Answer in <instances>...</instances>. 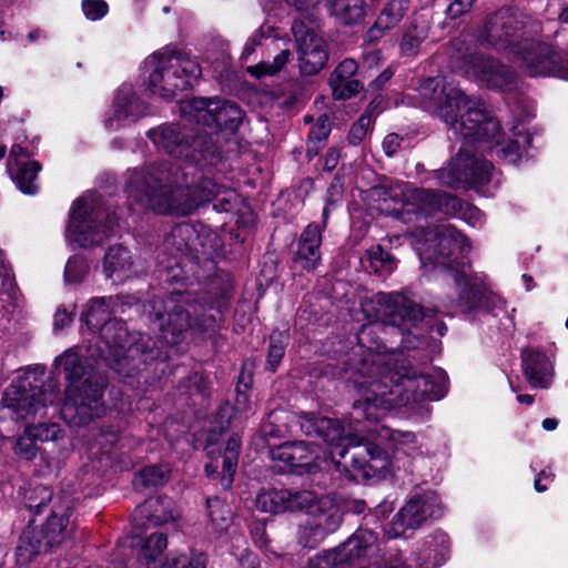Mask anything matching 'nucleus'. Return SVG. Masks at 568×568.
Wrapping results in <instances>:
<instances>
[{
    "label": "nucleus",
    "instance_id": "1",
    "mask_svg": "<svg viewBox=\"0 0 568 568\" xmlns=\"http://www.w3.org/2000/svg\"><path fill=\"white\" fill-rule=\"evenodd\" d=\"M361 308L368 323L356 336L363 358L354 381L359 395L354 404L355 418L378 423L396 408H406L412 415L427 414L425 403L446 394L445 372L430 374L413 367V355L389 351L381 336L387 326L416 325L425 316L424 310L400 293H378Z\"/></svg>",
    "mask_w": 568,
    "mask_h": 568
},
{
    "label": "nucleus",
    "instance_id": "2",
    "mask_svg": "<svg viewBox=\"0 0 568 568\" xmlns=\"http://www.w3.org/2000/svg\"><path fill=\"white\" fill-rule=\"evenodd\" d=\"M422 95L424 108L465 141L457 156L438 172L443 185H477L490 180L493 165L467 149L474 142L485 151L496 149L498 156L511 164L530 146L531 136L524 124L515 125L511 138L504 144L496 119L485 112L480 101L467 97L453 81L429 78L422 84Z\"/></svg>",
    "mask_w": 568,
    "mask_h": 568
},
{
    "label": "nucleus",
    "instance_id": "3",
    "mask_svg": "<svg viewBox=\"0 0 568 568\" xmlns=\"http://www.w3.org/2000/svg\"><path fill=\"white\" fill-rule=\"evenodd\" d=\"M154 145L173 158H184L185 165L175 169L151 166L129 171L125 191L128 197L160 214L189 215L202 203L222 194L230 201L233 192L199 173L213 165L209 155H215L213 145L202 136L189 142V135L174 124H163L149 131Z\"/></svg>",
    "mask_w": 568,
    "mask_h": 568
},
{
    "label": "nucleus",
    "instance_id": "4",
    "mask_svg": "<svg viewBox=\"0 0 568 568\" xmlns=\"http://www.w3.org/2000/svg\"><path fill=\"white\" fill-rule=\"evenodd\" d=\"M300 424L306 435H316L328 445L329 453L324 455V460L329 458L337 471L353 480L385 477L389 473V460L381 444L387 443L394 453L406 456L422 453V444L414 433L384 425H375L367 429V436H362L346 429L338 419L313 414H305Z\"/></svg>",
    "mask_w": 568,
    "mask_h": 568
},
{
    "label": "nucleus",
    "instance_id": "5",
    "mask_svg": "<svg viewBox=\"0 0 568 568\" xmlns=\"http://www.w3.org/2000/svg\"><path fill=\"white\" fill-rule=\"evenodd\" d=\"M415 250L425 270H437L453 281L443 307L448 314L488 311L495 295L486 276L470 275L465 263L470 251L467 239L449 224H438L415 233Z\"/></svg>",
    "mask_w": 568,
    "mask_h": 568
},
{
    "label": "nucleus",
    "instance_id": "6",
    "mask_svg": "<svg viewBox=\"0 0 568 568\" xmlns=\"http://www.w3.org/2000/svg\"><path fill=\"white\" fill-rule=\"evenodd\" d=\"M540 26L500 10L486 22L477 42L503 52L530 77H558L568 81V52L557 51L548 43L531 38Z\"/></svg>",
    "mask_w": 568,
    "mask_h": 568
},
{
    "label": "nucleus",
    "instance_id": "7",
    "mask_svg": "<svg viewBox=\"0 0 568 568\" xmlns=\"http://www.w3.org/2000/svg\"><path fill=\"white\" fill-rule=\"evenodd\" d=\"M204 305L189 291H174L165 298H153L146 306L151 321L160 331V339L175 346L185 339L191 329H213L222 318V306Z\"/></svg>",
    "mask_w": 568,
    "mask_h": 568
},
{
    "label": "nucleus",
    "instance_id": "8",
    "mask_svg": "<svg viewBox=\"0 0 568 568\" xmlns=\"http://www.w3.org/2000/svg\"><path fill=\"white\" fill-rule=\"evenodd\" d=\"M82 359L79 348H70L54 361V365L62 368L67 381L60 414L72 427L84 426L105 412L102 400L105 382Z\"/></svg>",
    "mask_w": 568,
    "mask_h": 568
},
{
    "label": "nucleus",
    "instance_id": "9",
    "mask_svg": "<svg viewBox=\"0 0 568 568\" xmlns=\"http://www.w3.org/2000/svg\"><path fill=\"white\" fill-rule=\"evenodd\" d=\"M383 211L410 222L434 212L447 215L460 213L462 219L473 227H480L485 222L484 213L469 203H462L456 196L432 190L416 189L406 182H396L385 190Z\"/></svg>",
    "mask_w": 568,
    "mask_h": 568
},
{
    "label": "nucleus",
    "instance_id": "10",
    "mask_svg": "<svg viewBox=\"0 0 568 568\" xmlns=\"http://www.w3.org/2000/svg\"><path fill=\"white\" fill-rule=\"evenodd\" d=\"M115 312L111 297H94L87 305L82 321L93 334L97 356L119 374L132 376L129 366L140 347L129 342L124 324L111 318Z\"/></svg>",
    "mask_w": 568,
    "mask_h": 568
},
{
    "label": "nucleus",
    "instance_id": "11",
    "mask_svg": "<svg viewBox=\"0 0 568 568\" xmlns=\"http://www.w3.org/2000/svg\"><path fill=\"white\" fill-rule=\"evenodd\" d=\"M200 75L201 68L195 60L170 47L148 57L142 67L148 90L165 100L192 87Z\"/></svg>",
    "mask_w": 568,
    "mask_h": 568
},
{
    "label": "nucleus",
    "instance_id": "12",
    "mask_svg": "<svg viewBox=\"0 0 568 568\" xmlns=\"http://www.w3.org/2000/svg\"><path fill=\"white\" fill-rule=\"evenodd\" d=\"M379 548L377 536L368 529H358L342 546L318 554L308 560V568H332L347 565L351 568H408L398 556L384 560V567L376 555Z\"/></svg>",
    "mask_w": 568,
    "mask_h": 568
},
{
    "label": "nucleus",
    "instance_id": "13",
    "mask_svg": "<svg viewBox=\"0 0 568 568\" xmlns=\"http://www.w3.org/2000/svg\"><path fill=\"white\" fill-rule=\"evenodd\" d=\"M114 226L115 221L100 205L99 197L89 193L73 202L67 237L71 244L92 247L106 240L113 233Z\"/></svg>",
    "mask_w": 568,
    "mask_h": 568
},
{
    "label": "nucleus",
    "instance_id": "14",
    "mask_svg": "<svg viewBox=\"0 0 568 568\" xmlns=\"http://www.w3.org/2000/svg\"><path fill=\"white\" fill-rule=\"evenodd\" d=\"M43 372L28 369L8 386L3 395V405L26 422L45 416L47 406L57 402L59 395L53 386L43 388L40 376Z\"/></svg>",
    "mask_w": 568,
    "mask_h": 568
},
{
    "label": "nucleus",
    "instance_id": "15",
    "mask_svg": "<svg viewBox=\"0 0 568 568\" xmlns=\"http://www.w3.org/2000/svg\"><path fill=\"white\" fill-rule=\"evenodd\" d=\"M460 44L459 40L453 42V63L464 77L493 90L506 92L516 88L517 74L511 68Z\"/></svg>",
    "mask_w": 568,
    "mask_h": 568
},
{
    "label": "nucleus",
    "instance_id": "16",
    "mask_svg": "<svg viewBox=\"0 0 568 568\" xmlns=\"http://www.w3.org/2000/svg\"><path fill=\"white\" fill-rule=\"evenodd\" d=\"M182 111L187 113L191 119L207 128L205 135L202 138L207 145H213L215 155H209L210 160L215 161L220 158V152L213 140V134L219 131L226 130L235 132L242 123L243 111L233 102L221 99L193 98L182 106Z\"/></svg>",
    "mask_w": 568,
    "mask_h": 568
},
{
    "label": "nucleus",
    "instance_id": "17",
    "mask_svg": "<svg viewBox=\"0 0 568 568\" xmlns=\"http://www.w3.org/2000/svg\"><path fill=\"white\" fill-rule=\"evenodd\" d=\"M307 514L305 523L298 531V540L305 547L314 548L324 538L337 530L342 521L341 508L328 496L316 498L313 494V500L304 505Z\"/></svg>",
    "mask_w": 568,
    "mask_h": 568
},
{
    "label": "nucleus",
    "instance_id": "18",
    "mask_svg": "<svg viewBox=\"0 0 568 568\" xmlns=\"http://www.w3.org/2000/svg\"><path fill=\"white\" fill-rule=\"evenodd\" d=\"M442 513V504L436 493L416 495L400 508L386 534L389 538L406 536L407 530L418 528L429 518H438Z\"/></svg>",
    "mask_w": 568,
    "mask_h": 568
},
{
    "label": "nucleus",
    "instance_id": "19",
    "mask_svg": "<svg viewBox=\"0 0 568 568\" xmlns=\"http://www.w3.org/2000/svg\"><path fill=\"white\" fill-rule=\"evenodd\" d=\"M300 54V68L302 73L313 75L320 72L326 64L328 55L326 44L312 27L303 20L295 19L292 24Z\"/></svg>",
    "mask_w": 568,
    "mask_h": 568
},
{
    "label": "nucleus",
    "instance_id": "20",
    "mask_svg": "<svg viewBox=\"0 0 568 568\" xmlns=\"http://www.w3.org/2000/svg\"><path fill=\"white\" fill-rule=\"evenodd\" d=\"M271 459L280 471L288 469H305L313 471L318 467L321 458L315 445L306 442H288L270 450Z\"/></svg>",
    "mask_w": 568,
    "mask_h": 568
},
{
    "label": "nucleus",
    "instance_id": "21",
    "mask_svg": "<svg viewBox=\"0 0 568 568\" xmlns=\"http://www.w3.org/2000/svg\"><path fill=\"white\" fill-rule=\"evenodd\" d=\"M146 113V105L134 92L131 84H122L114 97L113 111L105 120V126L118 130L130 123L136 122Z\"/></svg>",
    "mask_w": 568,
    "mask_h": 568
},
{
    "label": "nucleus",
    "instance_id": "22",
    "mask_svg": "<svg viewBox=\"0 0 568 568\" xmlns=\"http://www.w3.org/2000/svg\"><path fill=\"white\" fill-rule=\"evenodd\" d=\"M312 500L313 493L308 490L292 493L288 489H270L256 496L255 506L264 513L281 514L302 510Z\"/></svg>",
    "mask_w": 568,
    "mask_h": 568
},
{
    "label": "nucleus",
    "instance_id": "23",
    "mask_svg": "<svg viewBox=\"0 0 568 568\" xmlns=\"http://www.w3.org/2000/svg\"><path fill=\"white\" fill-rule=\"evenodd\" d=\"M40 169L38 162L29 160L28 153L21 145H12L7 171L21 192L34 194L38 191L37 176Z\"/></svg>",
    "mask_w": 568,
    "mask_h": 568
},
{
    "label": "nucleus",
    "instance_id": "24",
    "mask_svg": "<svg viewBox=\"0 0 568 568\" xmlns=\"http://www.w3.org/2000/svg\"><path fill=\"white\" fill-rule=\"evenodd\" d=\"M168 547V537L163 532H153L145 538H141L134 546V552L138 556L139 568H161L169 558L181 556L179 552H171L163 562L158 559L163 555Z\"/></svg>",
    "mask_w": 568,
    "mask_h": 568
},
{
    "label": "nucleus",
    "instance_id": "25",
    "mask_svg": "<svg viewBox=\"0 0 568 568\" xmlns=\"http://www.w3.org/2000/svg\"><path fill=\"white\" fill-rule=\"evenodd\" d=\"M524 374L532 387L547 388L552 382V364L541 352L525 351L521 355Z\"/></svg>",
    "mask_w": 568,
    "mask_h": 568
},
{
    "label": "nucleus",
    "instance_id": "26",
    "mask_svg": "<svg viewBox=\"0 0 568 568\" xmlns=\"http://www.w3.org/2000/svg\"><path fill=\"white\" fill-rule=\"evenodd\" d=\"M357 68L353 59H345L336 67L331 77V87L336 99H348L362 89V83L353 79Z\"/></svg>",
    "mask_w": 568,
    "mask_h": 568
},
{
    "label": "nucleus",
    "instance_id": "27",
    "mask_svg": "<svg viewBox=\"0 0 568 568\" xmlns=\"http://www.w3.org/2000/svg\"><path fill=\"white\" fill-rule=\"evenodd\" d=\"M322 242V231L318 225L310 224L303 231L297 248L296 260L302 267L312 271L321 261L320 246Z\"/></svg>",
    "mask_w": 568,
    "mask_h": 568
},
{
    "label": "nucleus",
    "instance_id": "28",
    "mask_svg": "<svg viewBox=\"0 0 568 568\" xmlns=\"http://www.w3.org/2000/svg\"><path fill=\"white\" fill-rule=\"evenodd\" d=\"M133 261L129 250L122 245L109 247L103 260V271L106 277L121 282L132 274Z\"/></svg>",
    "mask_w": 568,
    "mask_h": 568
},
{
    "label": "nucleus",
    "instance_id": "29",
    "mask_svg": "<svg viewBox=\"0 0 568 568\" xmlns=\"http://www.w3.org/2000/svg\"><path fill=\"white\" fill-rule=\"evenodd\" d=\"M69 509H65L62 514L57 510L48 518L43 528L38 531L39 537L44 542V550L51 549L54 546L60 545L69 534L70 524Z\"/></svg>",
    "mask_w": 568,
    "mask_h": 568
},
{
    "label": "nucleus",
    "instance_id": "30",
    "mask_svg": "<svg viewBox=\"0 0 568 568\" xmlns=\"http://www.w3.org/2000/svg\"><path fill=\"white\" fill-rule=\"evenodd\" d=\"M407 0H392L383 9L375 24L368 30L369 40H376L381 37L382 31L395 27L403 18L408 6Z\"/></svg>",
    "mask_w": 568,
    "mask_h": 568
},
{
    "label": "nucleus",
    "instance_id": "31",
    "mask_svg": "<svg viewBox=\"0 0 568 568\" xmlns=\"http://www.w3.org/2000/svg\"><path fill=\"white\" fill-rule=\"evenodd\" d=\"M272 60L262 61L255 65H251L246 71L254 78L274 77L284 71L293 60V54L288 48H278L276 45Z\"/></svg>",
    "mask_w": 568,
    "mask_h": 568
},
{
    "label": "nucleus",
    "instance_id": "32",
    "mask_svg": "<svg viewBox=\"0 0 568 568\" xmlns=\"http://www.w3.org/2000/svg\"><path fill=\"white\" fill-rule=\"evenodd\" d=\"M241 448V438L237 435L231 436L223 452V476L221 485L225 489H230L237 468V460Z\"/></svg>",
    "mask_w": 568,
    "mask_h": 568
},
{
    "label": "nucleus",
    "instance_id": "33",
    "mask_svg": "<svg viewBox=\"0 0 568 568\" xmlns=\"http://www.w3.org/2000/svg\"><path fill=\"white\" fill-rule=\"evenodd\" d=\"M424 560L417 562V568H437L447 559L446 536L437 535L430 541H427L422 552Z\"/></svg>",
    "mask_w": 568,
    "mask_h": 568
},
{
    "label": "nucleus",
    "instance_id": "34",
    "mask_svg": "<svg viewBox=\"0 0 568 568\" xmlns=\"http://www.w3.org/2000/svg\"><path fill=\"white\" fill-rule=\"evenodd\" d=\"M44 549V542L36 529L24 530L16 550L17 562L20 566L28 565L38 554Z\"/></svg>",
    "mask_w": 568,
    "mask_h": 568
},
{
    "label": "nucleus",
    "instance_id": "35",
    "mask_svg": "<svg viewBox=\"0 0 568 568\" xmlns=\"http://www.w3.org/2000/svg\"><path fill=\"white\" fill-rule=\"evenodd\" d=\"M206 505L212 531L217 535L226 531L232 519L230 507L217 497L207 498Z\"/></svg>",
    "mask_w": 568,
    "mask_h": 568
},
{
    "label": "nucleus",
    "instance_id": "36",
    "mask_svg": "<svg viewBox=\"0 0 568 568\" xmlns=\"http://www.w3.org/2000/svg\"><path fill=\"white\" fill-rule=\"evenodd\" d=\"M169 473L165 465L145 467L136 475L133 485L138 490L163 486L169 479Z\"/></svg>",
    "mask_w": 568,
    "mask_h": 568
},
{
    "label": "nucleus",
    "instance_id": "37",
    "mask_svg": "<svg viewBox=\"0 0 568 568\" xmlns=\"http://www.w3.org/2000/svg\"><path fill=\"white\" fill-rule=\"evenodd\" d=\"M151 509L150 521L155 526H162L171 521H175L179 518V513L170 507V504H165L164 500L155 499L149 500L145 505L140 507V513L144 514Z\"/></svg>",
    "mask_w": 568,
    "mask_h": 568
},
{
    "label": "nucleus",
    "instance_id": "38",
    "mask_svg": "<svg viewBox=\"0 0 568 568\" xmlns=\"http://www.w3.org/2000/svg\"><path fill=\"white\" fill-rule=\"evenodd\" d=\"M369 267L378 274H389L396 267L395 258L387 252L383 251L381 245L373 246L366 253Z\"/></svg>",
    "mask_w": 568,
    "mask_h": 568
},
{
    "label": "nucleus",
    "instance_id": "39",
    "mask_svg": "<svg viewBox=\"0 0 568 568\" xmlns=\"http://www.w3.org/2000/svg\"><path fill=\"white\" fill-rule=\"evenodd\" d=\"M89 270L87 260L81 255H74L67 262L64 280L69 284H78L87 277Z\"/></svg>",
    "mask_w": 568,
    "mask_h": 568
},
{
    "label": "nucleus",
    "instance_id": "40",
    "mask_svg": "<svg viewBox=\"0 0 568 568\" xmlns=\"http://www.w3.org/2000/svg\"><path fill=\"white\" fill-rule=\"evenodd\" d=\"M207 558L203 552L191 551L190 555L173 556L161 568H206Z\"/></svg>",
    "mask_w": 568,
    "mask_h": 568
},
{
    "label": "nucleus",
    "instance_id": "41",
    "mask_svg": "<svg viewBox=\"0 0 568 568\" xmlns=\"http://www.w3.org/2000/svg\"><path fill=\"white\" fill-rule=\"evenodd\" d=\"M33 435L32 427H26L23 434L18 437L14 445V453L20 458L26 460H32L38 453V446Z\"/></svg>",
    "mask_w": 568,
    "mask_h": 568
},
{
    "label": "nucleus",
    "instance_id": "42",
    "mask_svg": "<svg viewBox=\"0 0 568 568\" xmlns=\"http://www.w3.org/2000/svg\"><path fill=\"white\" fill-rule=\"evenodd\" d=\"M427 31L425 28L417 29L414 27L408 30L400 42V51L405 55H414L417 53L420 43L426 39Z\"/></svg>",
    "mask_w": 568,
    "mask_h": 568
},
{
    "label": "nucleus",
    "instance_id": "43",
    "mask_svg": "<svg viewBox=\"0 0 568 568\" xmlns=\"http://www.w3.org/2000/svg\"><path fill=\"white\" fill-rule=\"evenodd\" d=\"M285 353V345L280 334H272L267 352V365L271 371H275Z\"/></svg>",
    "mask_w": 568,
    "mask_h": 568
},
{
    "label": "nucleus",
    "instance_id": "44",
    "mask_svg": "<svg viewBox=\"0 0 568 568\" xmlns=\"http://www.w3.org/2000/svg\"><path fill=\"white\" fill-rule=\"evenodd\" d=\"M27 427L33 428V435L36 442H48V440H58L61 434V428L59 425L52 423V424H44L39 423L38 425H28Z\"/></svg>",
    "mask_w": 568,
    "mask_h": 568
},
{
    "label": "nucleus",
    "instance_id": "45",
    "mask_svg": "<svg viewBox=\"0 0 568 568\" xmlns=\"http://www.w3.org/2000/svg\"><path fill=\"white\" fill-rule=\"evenodd\" d=\"M109 10V6L104 0H83L82 11L87 19L97 21L102 19Z\"/></svg>",
    "mask_w": 568,
    "mask_h": 568
},
{
    "label": "nucleus",
    "instance_id": "46",
    "mask_svg": "<svg viewBox=\"0 0 568 568\" xmlns=\"http://www.w3.org/2000/svg\"><path fill=\"white\" fill-rule=\"evenodd\" d=\"M372 119L368 111L364 113L349 130L348 140L352 144L356 145L365 138L368 128L371 126Z\"/></svg>",
    "mask_w": 568,
    "mask_h": 568
},
{
    "label": "nucleus",
    "instance_id": "47",
    "mask_svg": "<svg viewBox=\"0 0 568 568\" xmlns=\"http://www.w3.org/2000/svg\"><path fill=\"white\" fill-rule=\"evenodd\" d=\"M75 306L73 304L58 307L54 314V331L63 329L72 323Z\"/></svg>",
    "mask_w": 568,
    "mask_h": 568
},
{
    "label": "nucleus",
    "instance_id": "48",
    "mask_svg": "<svg viewBox=\"0 0 568 568\" xmlns=\"http://www.w3.org/2000/svg\"><path fill=\"white\" fill-rule=\"evenodd\" d=\"M331 132V123L327 115H321L315 125L310 131V138L322 141L325 140Z\"/></svg>",
    "mask_w": 568,
    "mask_h": 568
},
{
    "label": "nucleus",
    "instance_id": "49",
    "mask_svg": "<svg viewBox=\"0 0 568 568\" xmlns=\"http://www.w3.org/2000/svg\"><path fill=\"white\" fill-rule=\"evenodd\" d=\"M475 0H454L448 7V14L450 18H458L463 13L467 12Z\"/></svg>",
    "mask_w": 568,
    "mask_h": 568
},
{
    "label": "nucleus",
    "instance_id": "50",
    "mask_svg": "<svg viewBox=\"0 0 568 568\" xmlns=\"http://www.w3.org/2000/svg\"><path fill=\"white\" fill-rule=\"evenodd\" d=\"M402 139L395 133L386 135L383 141V149L388 156L394 155L400 146Z\"/></svg>",
    "mask_w": 568,
    "mask_h": 568
},
{
    "label": "nucleus",
    "instance_id": "51",
    "mask_svg": "<svg viewBox=\"0 0 568 568\" xmlns=\"http://www.w3.org/2000/svg\"><path fill=\"white\" fill-rule=\"evenodd\" d=\"M339 151L337 149H329L325 155L324 169L333 171L339 161Z\"/></svg>",
    "mask_w": 568,
    "mask_h": 568
},
{
    "label": "nucleus",
    "instance_id": "52",
    "mask_svg": "<svg viewBox=\"0 0 568 568\" xmlns=\"http://www.w3.org/2000/svg\"><path fill=\"white\" fill-rule=\"evenodd\" d=\"M263 37L262 30L256 31L245 43L243 54L250 55L254 52L255 48L260 45V40Z\"/></svg>",
    "mask_w": 568,
    "mask_h": 568
},
{
    "label": "nucleus",
    "instance_id": "53",
    "mask_svg": "<svg viewBox=\"0 0 568 568\" xmlns=\"http://www.w3.org/2000/svg\"><path fill=\"white\" fill-rule=\"evenodd\" d=\"M38 491L41 496V503L39 504H29L30 509H36V513H40V508L43 506L44 501H48L51 499V491L47 487H39Z\"/></svg>",
    "mask_w": 568,
    "mask_h": 568
},
{
    "label": "nucleus",
    "instance_id": "54",
    "mask_svg": "<svg viewBox=\"0 0 568 568\" xmlns=\"http://www.w3.org/2000/svg\"><path fill=\"white\" fill-rule=\"evenodd\" d=\"M554 477V475L551 473H548L546 470H541L537 478L535 479V489L539 493H542L547 489V487L545 485H541V480L542 479H549L551 480Z\"/></svg>",
    "mask_w": 568,
    "mask_h": 568
},
{
    "label": "nucleus",
    "instance_id": "55",
    "mask_svg": "<svg viewBox=\"0 0 568 568\" xmlns=\"http://www.w3.org/2000/svg\"><path fill=\"white\" fill-rule=\"evenodd\" d=\"M206 449H207V455H209V457L212 459V462H211V463H209V464L205 466V470H206V474H207L209 476H211V475H213V474H215V473L217 471V467H219V465H217V463H214V462H213V459L215 458V457H214V450H213V448H212L211 446H207V447H206Z\"/></svg>",
    "mask_w": 568,
    "mask_h": 568
},
{
    "label": "nucleus",
    "instance_id": "56",
    "mask_svg": "<svg viewBox=\"0 0 568 568\" xmlns=\"http://www.w3.org/2000/svg\"><path fill=\"white\" fill-rule=\"evenodd\" d=\"M558 426V420L556 418H546L542 420V428L545 430H555Z\"/></svg>",
    "mask_w": 568,
    "mask_h": 568
},
{
    "label": "nucleus",
    "instance_id": "57",
    "mask_svg": "<svg viewBox=\"0 0 568 568\" xmlns=\"http://www.w3.org/2000/svg\"><path fill=\"white\" fill-rule=\"evenodd\" d=\"M378 60H379V52L378 51L371 52V53H368L365 57V63L368 67H372L374 63H377Z\"/></svg>",
    "mask_w": 568,
    "mask_h": 568
},
{
    "label": "nucleus",
    "instance_id": "58",
    "mask_svg": "<svg viewBox=\"0 0 568 568\" xmlns=\"http://www.w3.org/2000/svg\"><path fill=\"white\" fill-rule=\"evenodd\" d=\"M192 231V227L187 224H181V225H178L174 231H173V234L174 236L175 235H184V234H189L191 233Z\"/></svg>",
    "mask_w": 568,
    "mask_h": 568
},
{
    "label": "nucleus",
    "instance_id": "59",
    "mask_svg": "<svg viewBox=\"0 0 568 568\" xmlns=\"http://www.w3.org/2000/svg\"><path fill=\"white\" fill-rule=\"evenodd\" d=\"M393 77V72L387 69L385 70L383 73H381V75L377 78V82H381V83H385L387 82L390 78Z\"/></svg>",
    "mask_w": 568,
    "mask_h": 568
},
{
    "label": "nucleus",
    "instance_id": "60",
    "mask_svg": "<svg viewBox=\"0 0 568 568\" xmlns=\"http://www.w3.org/2000/svg\"><path fill=\"white\" fill-rule=\"evenodd\" d=\"M160 358H162L160 351H158L156 353H154V351H150V353L148 355H145V358L143 359V362L146 363L148 359L158 361Z\"/></svg>",
    "mask_w": 568,
    "mask_h": 568
},
{
    "label": "nucleus",
    "instance_id": "61",
    "mask_svg": "<svg viewBox=\"0 0 568 568\" xmlns=\"http://www.w3.org/2000/svg\"><path fill=\"white\" fill-rule=\"evenodd\" d=\"M517 400L521 404L530 405L534 403V397L531 395H518Z\"/></svg>",
    "mask_w": 568,
    "mask_h": 568
},
{
    "label": "nucleus",
    "instance_id": "62",
    "mask_svg": "<svg viewBox=\"0 0 568 568\" xmlns=\"http://www.w3.org/2000/svg\"><path fill=\"white\" fill-rule=\"evenodd\" d=\"M246 402V395L245 394H239L236 398L235 409L236 410H243L242 403L245 404Z\"/></svg>",
    "mask_w": 568,
    "mask_h": 568
},
{
    "label": "nucleus",
    "instance_id": "63",
    "mask_svg": "<svg viewBox=\"0 0 568 568\" xmlns=\"http://www.w3.org/2000/svg\"><path fill=\"white\" fill-rule=\"evenodd\" d=\"M523 281L526 285V290L530 291L532 288V277L530 275L524 274Z\"/></svg>",
    "mask_w": 568,
    "mask_h": 568
},
{
    "label": "nucleus",
    "instance_id": "64",
    "mask_svg": "<svg viewBox=\"0 0 568 568\" xmlns=\"http://www.w3.org/2000/svg\"><path fill=\"white\" fill-rule=\"evenodd\" d=\"M244 559H245L248 564H251V565H254V562H255V557H254L251 552H248V551H246V552L242 556V558H241V562H243V560H244Z\"/></svg>",
    "mask_w": 568,
    "mask_h": 568
}]
</instances>
